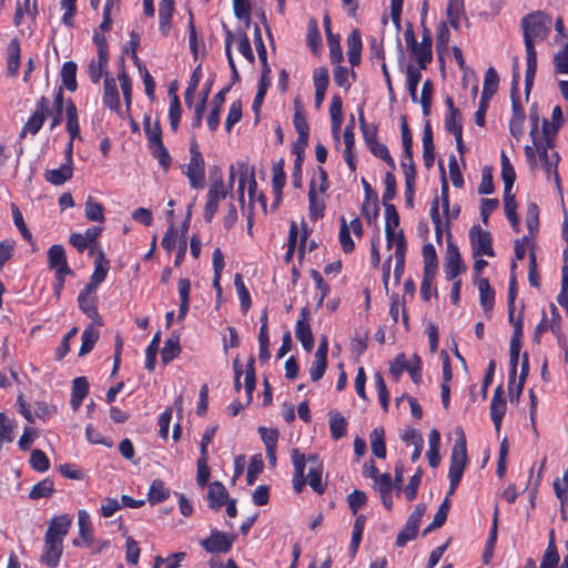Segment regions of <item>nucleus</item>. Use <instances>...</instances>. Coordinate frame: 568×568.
Returning a JSON list of instances; mask_svg holds the SVG:
<instances>
[{
  "mask_svg": "<svg viewBox=\"0 0 568 568\" xmlns=\"http://www.w3.org/2000/svg\"><path fill=\"white\" fill-rule=\"evenodd\" d=\"M467 459L466 438L464 432L460 429L450 455V465L448 470L449 489L446 498L442 501L433 518V526L442 527L445 524L450 507L449 496L454 495L462 481Z\"/></svg>",
  "mask_w": 568,
  "mask_h": 568,
  "instance_id": "nucleus-1",
  "label": "nucleus"
},
{
  "mask_svg": "<svg viewBox=\"0 0 568 568\" xmlns=\"http://www.w3.org/2000/svg\"><path fill=\"white\" fill-rule=\"evenodd\" d=\"M548 125V121L544 120L542 122V129L544 134H546V126ZM532 141V146L526 145L524 148L525 156L527 160L528 165L531 169H535L537 166V158L536 153L539 154V160L541 162L542 169L546 173L547 179L554 178L555 182L559 185L560 178L558 174V162H559V155L557 152H552L551 154L548 153V149H551L554 146L551 139H549L547 135L544 138H538Z\"/></svg>",
  "mask_w": 568,
  "mask_h": 568,
  "instance_id": "nucleus-2",
  "label": "nucleus"
},
{
  "mask_svg": "<svg viewBox=\"0 0 568 568\" xmlns=\"http://www.w3.org/2000/svg\"><path fill=\"white\" fill-rule=\"evenodd\" d=\"M318 185L315 178L308 186V217L316 222L325 215L327 190L329 189L328 174L323 166H317Z\"/></svg>",
  "mask_w": 568,
  "mask_h": 568,
  "instance_id": "nucleus-3",
  "label": "nucleus"
},
{
  "mask_svg": "<svg viewBox=\"0 0 568 568\" xmlns=\"http://www.w3.org/2000/svg\"><path fill=\"white\" fill-rule=\"evenodd\" d=\"M547 16L541 11H535L521 19L524 30V43L526 50L535 49V41H542L549 33L546 26Z\"/></svg>",
  "mask_w": 568,
  "mask_h": 568,
  "instance_id": "nucleus-4",
  "label": "nucleus"
},
{
  "mask_svg": "<svg viewBox=\"0 0 568 568\" xmlns=\"http://www.w3.org/2000/svg\"><path fill=\"white\" fill-rule=\"evenodd\" d=\"M184 174L186 175L192 189L199 190L204 187L205 161L194 136L190 141V161Z\"/></svg>",
  "mask_w": 568,
  "mask_h": 568,
  "instance_id": "nucleus-5",
  "label": "nucleus"
},
{
  "mask_svg": "<svg viewBox=\"0 0 568 568\" xmlns=\"http://www.w3.org/2000/svg\"><path fill=\"white\" fill-rule=\"evenodd\" d=\"M50 100L42 95L36 102V109L23 124L20 139H24L28 133L36 135L44 124L45 119L50 115Z\"/></svg>",
  "mask_w": 568,
  "mask_h": 568,
  "instance_id": "nucleus-6",
  "label": "nucleus"
},
{
  "mask_svg": "<svg viewBox=\"0 0 568 568\" xmlns=\"http://www.w3.org/2000/svg\"><path fill=\"white\" fill-rule=\"evenodd\" d=\"M229 194L230 190L224 185L222 176L210 184L203 213L205 222H212L219 210L220 202L224 200Z\"/></svg>",
  "mask_w": 568,
  "mask_h": 568,
  "instance_id": "nucleus-7",
  "label": "nucleus"
},
{
  "mask_svg": "<svg viewBox=\"0 0 568 568\" xmlns=\"http://www.w3.org/2000/svg\"><path fill=\"white\" fill-rule=\"evenodd\" d=\"M514 332L509 345V383L515 382L517 375V366L519 362L521 338L524 335L523 310L519 312L516 323L513 324Z\"/></svg>",
  "mask_w": 568,
  "mask_h": 568,
  "instance_id": "nucleus-8",
  "label": "nucleus"
},
{
  "mask_svg": "<svg viewBox=\"0 0 568 568\" xmlns=\"http://www.w3.org/2000/svg\"><path fill=\"white\" fill-rule=\"evenodd\" d=\"M426 511L425 504H417L414 511L409 515L404 528L398 532L396 537V546L404 547L410 540L417 537L422 518Z\"/></svg>",
  "mask_w": 568,
  "mask_h": 568,
  "instance_id": "nucleus-9",
  "label": "nucleus"
},
{
  "mask_svg": "<svg viewBox=\"0 0 568 568\" xmlns=\"http://www.w3.org/2000/svg\"><path fill=\"white\" fill-rule=\"evenodd\" d=\"M469 240L473 250V256H495L493 248V237L488 231L483 230L479 225H474L469 230Z\"/></svg>",
  "mask_w": 568,
  "mask_h": 568,
  "instance_id": "nucleus-10",
  "label": "nucleus"
},
{
  "mask_svg": "<svg viewBox=\"0 0 568 568\" xmlns=\"http://www.w3.org/2000/svg\"><path fill=\"white\" fill-rule=\"evenodd\" d=\"M234 540V535L212 529L207 538L200 540V545L210 554H226L232 549Z\"/></svg>",
  "mask_w": 568,
  "mask_h": 568,
  "instance_id": "nucleus-11",
  "label": "nucleus"
},
{
  "mask_svg": "<svg viewBox=\"0 0 568 568\" xmlns=\"http://www.w3.org/2000/svg\"><path fill=\"white\" fill-rule=\"evenodd\" d=\"M78 306L80 311L85 314L98 326H103V318L98 311V295L97 290H88V286L80 291L78 295Z\"/></svg>",
  "mask_w": 568,
  "mask_h": 568,
  "instance_id": "nucleus-12",
  "label": "nucleus"
},
{
  "mask_svg": "<svg viewBox=\"0 0 568 568\" xmlns=\"http://www.w3.org/2000/svg\"><path fill=\"white\" fill-rule=\"evenodd\" d=\"M63 554V540L44 535V547L40 560L49 568H57Z\"/></svg>",
  "mask_w": 568,
  "mask_h": 568,
  "instance_id": "nucleus-13",
  "label": "nucleus"
},
{
  "mask_svg": "<svg viewBox=\"0 0 568 568\" xmlns=\"http://www.w3.org/2000/svg\"><path fill=\"white\" fill-rule=\"evenodd\" d=\"M295 336L305 352L311 353L314 347V336L310 325V310L306 306L301 310L300 318L296 322Z\"/></svg>",
  "mask_w": 568,
  "mask_h": 568,
  "instance_id": "nucleus-14",
  "label": "nucleus"
},
{
  "mask_svg": "<svg viewBox=\"0 0 568 568\" xmlns=\"http://www.w3.org/2000/svg\"><path fill=\"white\" fill-rule=\"evenodd\" d=\"M310 464L307 484L318 495H323L326 490V484L322 481L323 463L317 454H310L306 457Z\"/></svg>",
  "mask_w": 568,
  "mask_h": 568,
  "instance_id": "nucleus-15",
  "label": "nucleus"
},
{
  "mask_svg": "<svg viewBox=\"0 0 568 568\" xmlns=\"http://www.w3.org/2000/svg\"><path fill=\"white\" fill-rule=\"evenodd\" d=\"M327 353L328 339L326 336H322L310 368V376L313 382H317L324 376L327 367Z\"/></svg>",
  "mask_w": 568,
  "mask_h": 568,
  "instance_id": "nucleus-16",
  "label": "nucleus"
},
{
  "mask_svg": "<svg viewBox=\"0 0 568 568\" xmlns=\"http://www.w3.org/2000/svg\"><path fill=\"white\" fill-rule=\"evenodd\" d=\"M291 459L294 467L292 478L293 488L296 494H301L307 484V478L305 476L306 456L297 448H294L291 453Z\"/></svg>",
  "mask_w": 568,
  "mask_h": 568,
  "instance_id": "nucleus-17",
  "label": "nucleus"
},
{
  "mask_svg": "<svg viewBox=\"0 0 568 568\" xmlns=\"http://www.w3.org/2000/svg\"><path fill=\"white\" fill-rule=\"evenodd\" d=\"M511 101V116L509 119V132L519 141L524 135V123L526 120V113L521 104L520 97L510 98Z\"/></svg>",
  "mask_w": 568,
  "mask_h": 568,
  "instance_id": "nucleus-18",
  "label": "nucleus"
},
{
  "mask_svg": "<svg viewBox=\"0 0 568 568\" xmlns=\"http://www.w3.org/2000/svg\"><path fill=\"white\" fill-rule=\"evenodd\" d=\"M110 270V261L105 257L102 250H99L94 258V271L90 276L89 283L85 284L88 290H97L99 285L106 278Z\"/></svg>",
  "mask_w": 568,
  "mask_h": 568,
  "instance_id": "nucleus-19",
  "label": "nucleus"
},
{
  "mask_svg": "<svg viewBox=\"0 0 568 568\" xmlns=\"http://www.w3.org/2000/svg\"><path fill=\"white\" fill-rule=\"evenodd\" d=\"M232 84L222 88L212 100V108L206 118L207 128L211 132L216 131L220 125V116L225 102V97L230 92Z\"/></svg>",
  "mask_w": 568,
  "mask_h": 568,
  "instance_id": "nucleus-20",
  "label": "nucleus"
},
{
  "mask_svg": "<svg viewBox=\"0 0 568 568\" xmlns=\"http://www.w3.org/2000/svg\"><path fill=\"white\" fill-rule=\"evenodd\" d=\"M465 265L462 260L459 250L452 243H448L447 260L445 263V276L447 281L455 280L462 272H464Z\"/></svg>",
  "mask_w": 568,
  "mask_h": 568,
  "instance_id": "nucleus-21",
  "label": "nucleus"
},
{
  "mask_svg": "<svg viewBox=\"0 0 568 568\" xmlns=\"http://www.w3.org/2000/svg\"><path fill=\"white\" fill-rule=\"evenodd\" d=\"M174 11V0H161L159 2V31L165 38L171 32Z\"/></svg>",
  "mask_w": 568,
  "mask_h": 568,
  "instance_id": "nucleus-22",
  "label": "nucleus"
},
{
  "mask_svg": "<svg viewBox=\"0 0 568 568\" xmlns=\"http://www.w3.org/2000/svg\"><path fill=\"white\" fill-rule=\"evenodd\" d=\"M48 266L54 272H72L67 261L65 250L61 244H53L49 247Z\"/></svg>",
  "mask_w": 568,
  "mask_h": 568,
  "instance_id": "nucleus-23",
  "label": "nucleus"
},
{
  "mask_svg": "<svg viewBox=\"0 0 568 568\" xmlns=\"http://www.w3.org/2000/svg\"><path fill=\"white\" fill-rule=\"evenodd\" d=\"M229 493L221 481H213L207 489V505L211 509L219 511L227 501Z\"/></svg>",
  "mask_w": 568,
  "mask_h": 568,
  "instance_id": "nucleus-24",
  "label": "nucleus"
},
{
  "mask_svg": "<svg viewBox=\"0 0 568 568\" xmlns=\"http://www.w3.org/2000/svg\"><path fill=\"white\" fill-rule=\"evenodd\" d=\"M102 102L104 106L114 112L119 113L121 111V102L114 78L105 77Z\"/></svg>",
  "mask_w": 568,
  "mask_h": 568,
  "instance_id": "nucleus-25",
  "label": "nucleus"
},
{
  "mask_svg": "<svg viewBox=\"0 0 568 568\" xmlns=\"http://www.w3.org/2000/svg\"><path fill=\"white\" fill-rule=\"evenodd\" d=\"M474 283L477 285L479 291V302L485 313H488L493 310L495 304V291L490 286L489 280L487 277H478L474 280Z\"/></svg>",
  "mask_w": 568,
  "mask_h": 568,
  "instance_id": "nucleus-26",
  "label": "nucleus"
},
{
  "mask_svg": "<svg viewBox=\"0 0 568 568\" xmlns=\"http://www.w3.org/2000/svg\"><path fill=\"white\" fill-rule=\"evenodd\" d=\"M21 47L18 38L11 39L7 47V73L16 77L20 69Z\"/></svg>",
  "mask_w": 568,
  "mask_h": 568,
  "instance_id": "nucleus-27",
  "label": "nucleus"
},
{
  "mask_svg": "<svg viewBox=\"0 0 568 568\" xmlns=\"http://www.w3.org/2000/svg\"><path fill=\"white\" fill-rule=\"evenodd\" d=\"M65 130L71 140H81L78 109L71 99L65 102Z\"/></svg>",
  "mask_w": 568,
  "mask_h": 568,
  "instance_id": "nucleus-28",
  "label": "nucleus"
},
{
  "mask_svg": "<svg viewBox=\"0 0 568 568\" xmlns=\"http://www.w3.org/2000/svg\"><path fill=\"white\" fill-rule=\"evenodd\" d=\"M72 524V518L69 515H59L51 519L49 527L45 531V535L60 538H63L68 535L69 529Z\"/></svg>",
  "mask_w": 568,
  "mask_h": 568,
  "instance_id": "nucleus-29",
  "label": "nucleus"
},
{
  "mask_svg": "<svg viewBox=\"0 0 568 568\" xmlns=\"http://www.w3.org/2000/svg\"><path fill=\"white\" fill-rule=\"evenodd\" d=\"M347 43V55L352 67H356L361 63L362 53V37L358 29H354L346 39Z\"/></svg>",
  "mask_w": 568,
  "mask_h": 568,
  "instance_id": "nucleus-30",
  "label": "nucleus"
},
{
  "mask_svg": "<svg viewBox=\"0 0 568 568\" xmlns=\"http://www.w3.org/2000/svg\"><path fill=\"white\" fill-rule=\"evenodd\" d=\"M143 129L148 140V148L163 143L162 128L160 119L156 118L154 122L151 121L150 114L143 116Z\"/></svg>",
  "mask_w": 568,
  "mask_h": 568,
  "instance_id": "nucleus-31",
  "label": "nucleus"
},
{
  "mask_svg": "<svg viewBox=\"0 0 568 568\" xmlns=\"http://www.w3.org/2000/svg\"><path fill=\"white\" fill-rule=\"evenodd\" d=\"M73 175V165L64 162L59 169L47 170L44 178L52 185H62Z\"/></svg>",
  "mask_w": 568,
  "mask_h": 568,
  "instance_id": "nucleus-32",
  "label": "nucleus"
},
{
  "mask_svg": "<svg viewBox=\"0 0 568 568\" xmlns=\"http://www.w3.org/2000/svg\"><path fill=\"white\" fill-rule=\"evenodd\" d=\"M329 115L332 121V133L338 140L342 122H343V101L339 95H333L329 105Z\"/></svg>",
  "mask_w": 568,
  "mask_h": 568,
  "instance_id": "nucleus-33",
  "label": "nucleus"
},
{
  "mask_svg": "<svg viewBox=\"0 0 568 568\" xmlns=\"http://www.w3.org/2000/svg\"><path fill=\"white\" fill-rule=\"evenodd\" d=\"M501 179L504 182V196L515 195L511 190L516 181V172L505 152H501Z\"/></svg>",
  "mask_w": 568,
  "mask_h": 568,
  "instance_id": "nucleus-34",
  "label": "nucleus"
},
{
  "mask_svg": "<svg viewBox=\"0 0 568 568\" xmlns=\"http://www.w3.org/2000/svg\"><path fill=\"white\" fill-rule=\"evenodd\" d=\"M77 71L78 65L73 61H65L60 71L61 81L63 88H65L70 92H74L78 89L77 83Z\"/></svg>",
  "mask_w": 568,
  "mask_h": 568,
  "instance_id": "nucleus-35",
  "label": "nucleus"
},
{
  "mask_svg": "<svg viewBox=\"0 0 568 568\" xmlns=\"http://www.w3.org/2000/svg\"><path fill=\"white\" fill-rule=\"evenodd\" d=\"M78 525L80 538L87 547H90L93 542V527L87 510L81 509L78 511Z\"/></svg>",
  "mask_w": 568,
  "mask_h": 568,
  "instance_id": "nucleus-36",
  "label": "nucleus"
},
{
  "mask_svg": "<svg viewBox=\"0 0 568 568\" xmlns=\"http://www.w3.org/2000/svg\"><path fill=\"white\" fill-rule=\"evenodd\" d=\"M222 29L224 31V34H225V40H224V43H225V55L227 58V62H229V65H230V69L232 71V85L240 81V73L237 71V68H236V64L234 62V59H233V54H232V45H233V42H234V33L232 30H230V28L227 27L226 23H222Z\"/></svg>",
  "mask_w": 568,
  "mask_h": 568,
  "instance_id": "nucleus-37",
  "label": "nucleus"
},
{
  "mask_svg": "<svg viewBox=\"0 0 568 568\" xmlns=\"http://www.w3.org/2000/svg\"><path fill=\"white\" fill-rule=\"evenodd\" d=\"M559 552L555 542L554 530L549 534L547 548L542 555L539 568H557L559 564Z\"/></svg>",
  "mask_w": 568,
  "mask_h": 568,
  "instance_id": "nucleus-38",
  "label": "nucleus"
},
{
  "mask_svg": "<svg viewBox=\"0 0 568 568\" xmlns=\"http://www.w3.org/2000/svg\"><path fill=\"white\" fill-rule=\"evenodd\" d=\"M181 353L180 336L172 335L169 337L161 349V361L164 365L172 362Z\"/></svg>",
  "mask_w": 568,
  "mask_h": 568,
  "instance_id": "nucleus-39",
  "label": "nucleus"
},
{
  "mask_svg": "<svg viewBox=\"0 0 568 568\" xmlns=\"http://www.w3.org/2000/svg\"><path fill=\"white\" fill-rule=\"evenodd\" d=\"M212 264H213V271H214L213 287L215 288L217 296H221L222 292H223L222 285H221V276H222V272H223L225 264H224V255L220 247H216L213 251Z\"/></svg>",
  "mask_w": 568,
  "mask_h": 568,
  "instance_id": "nucleus-40",
  "label": "nucleus"
},
{
  "mask_svg": "<svg viewBox=\"0 0 568 568\" xmlns=\"http://www.w3.org/2000/svg\"><path fill=\"white\" fill-rule=\"evenodd\" d=\"M329 430H331V437L334 440H338L342 437H344L347 433V423L344 416L335 410L329 412Z\"/></svg>",
  "mask_w": 568,
  "mask_h": 568,
  "instance_id": "nucleus-41",
  "label": "nucleus"
},
{
  "mask_svg": "<svg viewBox=\"0 0 568 568\" xmlns=\"http://www.w3.org/2000/svg\"><path fill=\"white\" fill-rule=\"evenodd\" d=\"M98 339L99 331L94 328L93 324L88 325L81 335L79 356L82 357L89 354L94 348Z\"/></svg>",
  "mask_w": 568,
  "mask_h": 568,
  "instance_id": "nucleus-42",
  "label": "nucleus"
},
{
  "mask_svg": "<svg viewBox=\"0 0 568 568\" xmlns=\"http://www.w3.org/2000/svg\"><path fill=\"white\" fill-rule=\"evenodd\" d=\"M371 448L374 456L377 458L386 457V446H385V429L382 426L375 427L371 435Z\"/></svg>",
  "mask_w": 568,
  "mask_h": 568,
  "instance_id": "nucleus-43",
  "label": "nucleus"
},
{
  "mask_svg": "<svg viewBox=\"0 0 568 568\" xmlns=\"http://www.w3.org/2000/svg\"><path fill=\"white\" fill-rule=\"evenodd\" d=\"M170 497V489L165 487L163 480L154 479L148 491V501L151 505L163 503Z\"/></svg>",
  "mask_w": 568,
  "mask_h": 568,
  "instance_id": "nucleus-44",
  "label": "nucleus"
},
{
  "mask_svg": "<svg viewBox=\"0 0 568 568\" xmlns=\"http://www.w3.org/2000/svg\"><path fill=\"white\" fill-rule=\"evenodd\" d=\"M499 75L495 68L489 67L485 72L481 97L491 100L498 90Z\"/></svg>",
  "mask_w": 568,
  "mask_h": 568,
  "instance_id": "nucleus-45",
  "label": "nucleus"
},
{
  "mask_svg": "<svg viewBox=\"0 0 568 568\" xmlns=\"http://www.w3.org/2000/svg\"><path fill=\"white\" fill-rule=\"evenodd\" d=\"M422 80V72L413 64H408L406 69V84L412 102L417 103V87Z\"/></svg>",
  "mask_w": 568,
  "mask_h": 568,
  "instance_id": "nucleus-46",
  "label": "nucleus"
},
{
  "mask_svg": "<svg viewBox=\"0 0 568 568\" xmlns=\"http://www.w3.org/2000/svg\"><path fill=\"white\" fill-rule=\"evenodd\" d=\"M446 14L449 24L454 29H459L460 18L464 14V0H448Z\"/></svg>",
  "mask_w": 568,
  "mask_h": 568,
  "instance_id": "nucleus-47",
  "label": "nucleus"
},
{
  "mask_svg": "<svg viewBox=\"0 0 568 568\" xmlns=\"http://www.w3.org/2000/svg\"><path fill=\"white\" fill-rule=\"evenodd\" d=\"M254 365H255V358L253 356H251L246 363L245 381H244L245 393L247 395V402H246L247 405L252 402L253 393L255 390V385H256V375H255Z\"/></svg>",
  "mask_w": 568,
  "mask_h": 568,
  "instance_id": "nucleus-48",
  "label": "nucleus"
},
{
  "mask_svg": "<svg viewBox=\"0 0 568 568\" xmlns=\"http://www.w3.org/2000/svg\"><path fill=\"white\" fill-rule=\"evenodd\" d=\"M234 33V39H237V49L240 53L250 62H255V57L251 47L250 39L246 32L242 29H237Z\"/></svg>",
  "mask_w": 568,
  "mask_h": 568,
  "instance_id": "nucleus-49",
  "label": "nucleus"
},
{
  "mask_svg": "<svg viewBox=\"0 0 568 568\" xmlns=\"http://www.w3.org/2000/svg\"><path fill=\"white\" fill-rule=\"evenodd\" d=\"M160 341H161V334H160V332H156L145 349L144 366H145V369H148L149 372H153L155 369L156 355L159 352Z\"/></svg>",
  "mask_w": 568,
  "mask_h": 568,
  "instance_id": "nucleus-50",
  "label": "nucleus"
},
{
  "mask_svg": "<svg viewBox=\"0 0 568 568\" xmlns=\"http://www.w3.org/2000/svg\"><path fill=\"white\" fill-rule=\"evenodd\" d=\"M358 122L359 128L363 133L364 141L366 145L377 141V126L374 124H368L364 118V105L362 104L358 109Z\"/></svg>",
  "mask_w": 568,
  "mask_h": 568,
  "instance_id": "nucleus-51",
  "label": "nucleus"
},
{
  "mask_svg": "<svg viewBox=\"0 0 568 568\" xmlns=\"http://www.w3.org/2000/svg\"><path fill=\"white\" fill-rule=\"evenodd\" d=\"M367 148L374 156L383 160L389 166V169L392 171L396 170L395 161L392 158L386 144H384L377 140L373 143L368 144Z\"/></svg>",
  "mask_w": 568,
  "mask_h": 568,
  "instance_id": "nucleus-52",
  "label": "nucleus"
},
{
  "mask_svg": "<svg viewBox=\"0 0 568 568\" xmlns=\"http://www.w3.org/2000/svg\"><path fill=\"white\" fill-rule=\"evenodd\" d=\"M306 42L314 53H317L320 47L322 45V36L317 21L314 18H311L307 24Z\"/></svg>",
  "mask_w": 568,
  "mask_h": 568,
  "instance_id": "nucleus-53",
  "label": "nucleus"
},
{
  "mask_svg": "<svg viewBox=\"0 0 568 568\" xmlns=\"http://www.w3.org/2000/svg\"><path fill=\"white\" fill-rule=\"evenodd\" d=\"M374 384L377 392L379 404L384 412H387L389 407L390 395L382 373L376 372L374 374Z\"/></svg>",
  "mask_w": 568,
  "mask_h": 568,
  "instance_id": "nucleus-54",
  "label": "nucleus"
},
{
  "mask_svg": "<svg viewBox=\"0 0 568 568\" xmlns=\"http://www.w3.org/2000/svg\"><path fill=\"white\" fill-rule=\"evenodd\" d=\"M85 217L92 222L104 221V206L97 202L92 196H89L85 201Z\"/></svg>",
  "mask_w": 568,
  "mask_h": 568,
  "instance_id": "nucleus-55",
  "label": "nucleus"
},
{
  "mask_svg": "<svg viewBox=\"0 0 568 568\" xmlns=\"http://www.w3.org/2000/svg\"><path fill=\"white\" fill-rule=\"evenodd\" d=\"M366 517L364 515H359L356 517L352 531V539L349 544V551L352 555H355L358 550L359 544L362 541L363 531L365 528Z\"/></svg>",
  "mask_w": 568,
  "mask_h": 568,
  "instance_id": "nucleus-56",
  "label": "nucleus"
},
{
  "mask_svg": "<svg viewBox=\"0 0 568 568\" xmlns=\"http://www.w3.org/2000/svg\"><path fill=\"white\" fill-rule=\"evenodd\" d=\"M423 261H424V271L427 273H436L438 268V258L436 254V250L432 243H426L423 246Z\"/></svg>",
  "mask_w": 568,
  "mask_h": 568,
  "instance_id": "nucleus-57",
  "label": "nucleus"
},
{
  "mask_svg": "<svg viewBox=\"0 0 568 568\" xmlns=\"http://www.w3.org/2000/svg\"><path fill=\"white\" fill-rule=\"evenodd\" d=\"M504 209L506 216L513 227V230L518 233L520 231L519 227V216L517 214V203L515 195L504 196Z\"/></svg>",
  "mask_w": 568,
  "mask_h": 568,
  "instance_id": "nucleus-58",
  "label": "nucleus"
},
{
  "mask_svg": "<svg viewBox=\"0 0 568 568\" xmlns=\"http://www.w3.org/2000/svg\"><path fill=\"white\" fill-rule=\"evenodd\" d=\"M182 118V106L179 95H174L170 100L169 122L173 133H176Z\"/></svg>",
  "mask_w": 568,
  "mask_h": 568,
  "instance_id": "nucleus-59",
  "label": "nucleus"
},
{
  "mask_svg": "<svg viewBox=\"0 0 568 568\" xmlns=\"http://www.w3.org/2000/svg\"><path fill=\"white\" fill-rule=\"evenodd\" d=\"M53 493V481L50 478H44L32 487L29 493V498L37 500L40 498L50 497Z\"/></svg>",
  "mask_w": 568,
  "mask_h": 568,
  "instance_id": "nucleus-60",
  "label": "nucleus"
},
{
  "mask_svg": "<svg viewBox=\"0 0 568 568\" xmlns=\"http://www.w3.org/2000/svg\"><path fill=\"white\" fill-rule=\"evenodd\" d=\"M293 124L298 135H310V125L297 100L294 102Z\"/></svg>",
  "mask_w": 568,
  "mask_h": 568,
  "instance_id": "nucleus-61",
  "label": "nucleus"
},
{
  "mask_svg": "<svg viewBox=\"0 0 568 568\" xmlns=\"http://www.w3.org/2000/svg\"><path fill=\"white\" fill-rule=\"evenodd\" d=\"M234 285L236 288L237 296L240 298L241 308L245 313L252 305L251 295L247 287L244 284L242 275L236 273L234 276Z\"/></svg>",
  "mask_w": 568,
  "mask_h": 568,
  "instance_id": "nucleus-62",
  "label": "nucleus"
},
{
  "mask_svg": "<svg viewBox=\"0 0 568 568\" xmlns=\"http://www.w3.org/2000/svg\"><path fill=\"white\" fill-rule=\"evenodd\" d=\"M556 73L568 74V42L554 55Z\"/></svg>",
  "mask_w": 568,
  "mask_h": 568,
  "instance_id": "nucleus-63",
  "label": "nucleus"
},
{
  "mask_svg": "<svg viewBox=\"0 0 568 568\" xmlns=\"http://www.w3.org/2000/svg\"><path fill=\"white\" fill-rule=\"evenodd\" d=\"M554 491L561 505L568 504V468L564 471L561 479L554 481Z\"/></svg>",
  "mask_w": 568,
  "mask_h": 568,
  "instance_id": "nucleus-64",
  "label": "nucleus"
}]
</instances>
